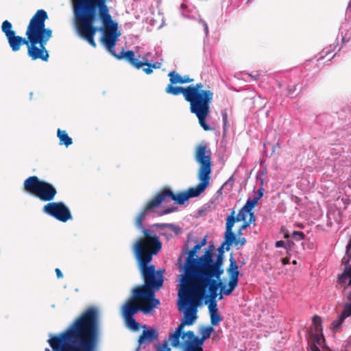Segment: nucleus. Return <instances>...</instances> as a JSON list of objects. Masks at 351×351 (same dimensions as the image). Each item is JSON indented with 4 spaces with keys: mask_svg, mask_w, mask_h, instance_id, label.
<instances>
[{
    "mask_svg": "<svg viewBox=\"0 0 351 351\" xmlns=\"http://www.w3.org/2000/svg\"><path fill=\"white\" fill-rule=\"evenodd\" d=\"M195 161L199 165L197 178L209 185L211 173V151L206 143L197 145L194 154Z\"/></svg>",
    "mask_w": 351,
    "mask_h": 351,
    "instance_id": "nucleus-13",
    "label": "nucleus"
},
{
    "mask_svg": "<svg viewBox=\"0 0 351 351\" xmlns=\"http://www.w3.org/2000/svg\"><path fill=\"white\" fill-rule=\"evenodd\" d=\"M43 211L62 222L72 218L69 208L62 202H49L43 206Z\"/></svg>",
    "mask_w": 351,
    "mask_h": 351,
    "instance_id": "nucleus-14",
    "label": "nucleus"
},
{
    "mask_svg": "<svg viewBox=\"0 0 351 351\" xmlns=\"http://www.w3.org/2000/svg\"><path fill=\"white\" fill-rule=\"evenodd\" d=\"M288 237H289V235H288L287 234H286L285 235V238H287Z\"/></svg>",
    "mask_w": 351,
    "mask_h": 351,
    "instance_id": "nucleus-57",
    "label": "nucleus"
},
{
    "mask_svg": "<svg viewBox=\"0 0 351 351\" xmlns=\"http://www.w3.org/2000/svg\"><path fill=\"white\" fill-rule=\"evenodd\" d=\"M251 215H254L253 212H249L242 207L239 211L238 214L235 216V211L232 210L231 214L227 217L226 229H227L228 237L230 239L234 238L232 228L235 222L239 221H247V217H251Z\"/></svg>",
    "mask_w": 351,
    "mask_h": 351,
    "instance_id": "nucleus-17",
    "label": "nucleus"
},
{
    "mask_svg": "<svg viewBox=\"0 0 351 351\" xmlns=\"http://www.w3.org/2000/svg\"><path fill=\"white\" fill-rule=\"evenodd\" d=\"M193 82V78H190L189 76L186 75V76L182 77V84H186V83H190V82Z\"/></svg>",
    "mask_w": 351,
    "mask_h": 351,
    "instance_id": "nucleus-44",
    "label": "nucleus"
},
{
    "mask_svg": "<svg viewBox=\"0 0 351 351\" xmlns=\"http://www.w3.org/2000/svg\"><path fill=\"white\" fill-rule=\"evenodd\" d=\"M208 184L199 181V183L195 187H191L186 191H181L178 193H174L169 189L165 187L159 191L154 198L160 206L162 203H167L169 200H173L175 203L182 205L190 198L198 197L202 194Z\"/></svg>",
    "mask_w": 351,
    "mask_h": 351,
    "instance_id": "nucleus-11",
    "label": "nucleus"
},
{
    "mask_svg": "<svg viewBox=\"0 0 351 351\" xmlns=\"http://www.w3.org/2000/svg\"><path fill=\"white\" fill-rule=\"evenodd\" d=\"M161 226H167V227H169L171 230H175L176 229V226H174L173 224H162L160 225Z\"/></svg>",
    "mask_w": 351,
    "mask_h": 351,
    "instance_id": "nucleus-50",
    "label": "nucleus"
},
{
    "mask_svg": "<svg viewBox=\"0 0 351 351\" xmlns=\"http://www.w3.org/2000/svg\"><path fill=\"white\" fill-rule=\"evenodd\" d=\"M223 295H224V294H223V293H222V292L220 291V293H219V294H218V296H217V297H218V299H219V300H222V299H223Z\"/></svg>",
    "mask_w": 351,
    "mask_h": 351,
    "instance_id": "nucleus-55",
    "label": "nucleus"
},
{
    "mask_svg": "<svg viewBox=\"0 0 351 351\" xmlns=\"http://www.w3.org/2000/svg\"><path fill=\"white\" fill-rule=\"evenodd\" d=\"M275 246L276 247H285V243L283 241H278L275 243Z\"/></svg>",
    "mask_w": 351,
    "mask_h": 351,
    "instance_id": "nucleus-45",
    "label": "nucleus"
},
{
    "mask_svg": "<svg viewBox=\"0 0 351 351\" xmlns=\"http://www.w3.org/2000/svg\"><path fill=\"white\" fill-rule=\"evenodd\" d=\"M308 347L310 351H320L317 345L311 341L308 342Z\"/></svg>",
    "mask_w": 351,
    "mask_h": 351,
    "instance_id": "nucleus-42",
    "label": "nucleus"
},
{
    "mask_svg": "<svg viewBox=\"0 0 351 351\" xmlns=\"http://www.w3.org/2000/svg\"><path fill=\"white\" fill-rule=\"evenodd\" d=\"M158 207H159V206L154 197L152 199H151L149 202H147V204L143 208L142 210L137 215L135 219L136 226L142 231L143 229H144L143 226V221L145 216L148 213L153 212L154 210Z\"/></svg>",
    "mask_w": 351,
    "mask_h": 351,
    "instance_id": "nucleus-18",
    "label": "nucleus"
},
{
    "mask_svg": "<svg viewBox=\"0 0 351 351\" xmlns=\"http://www.w3.org/2000/svg\"><path fill=\"white\" fill-rule=\"evenodd\" d=\"M282 265H287L289 263V257H285L281 259Z\"/></svg>",
    "mask_w": 351,
    "mask_h": 351,
    "instance_id": "nucleus-49",
    "label": "nucleus"
},
{
    "mask_svg": "<svg viewBox=\"0 0 351 351\" xmlns=\"http://www.w3.org/2000/svg\"><path fill=\"white\" fill-rule=\"evenodd\" d=\"M176 210V208H173V207L168 208L165 209L164 210L161 211L160 215H164L171 213L175 211Z\"/></svg>",
    "mask_w": 351,
    "mask_h": 351,
    "instance_id": "nucleus-43",
    "label": "nucleus"
},
{
    "mask_svg": "<svg viewBox=\"0 0 351 351\" xmlns=\"http://www.w3.org/2000/svg\"><path fill=\"white\" fill-rule=\"evenodd\" d=\"M141 64H142L141 68H143V71L146 74L149 75V74L152 73L153 70L151 67V63L141 61Z\"/></svg>",
    "mask_w": 351,
    "mask_h": 351,
    "instance_id": "nucleus-36",
    "label": "nucleus"
},
{
    "mask_svg": "<svg viewBox=\"0 0 351 351\" xmlns=\"http://www.w3.org/2000/svg\"><path fill=\"white\" fill-rule=\"evenodd\" d=\"M99 311L88 307L68 329L47 342L53 351H95L98 343ZM45 351H50L45 348Z\"/></svg>",
    "mask_w": 351,
    "mask_h": 351,
    "instance_id": "nucleus-1",
    "label": "nucleus"
},
{
    "mask_svg": "<svg viewBox=\"0 0 351 351\" xmlns=\"http://www.w3.org/2000/svg\"><path fill=\"white\" fill-rule=\"evenodd\" d=\"M97 18L99 19L103 25V28L98 29L97 31H102L103 36L101 42L108 51L117 59H125L134 67L139 69L142 67L141 61L135 58V53L132 50L125 51L123 50L119 54L114 51L117 40L121 34L118 31V24L114 21L110 14V10H106L104 14L101 12L97 13Z\"/></svg>",
    "mask_w": 351,
    "mask_h": 351,
    "instance_id": "nucleus-5",
    "label": "nucleus"
},
{
    "mask_svg": "<svg viewBox=\"0 0 351 351\" xmlns=\"http://www.w3.org/2000/svg\"><path fill=\"white\" fill-rule=\"evenodd\" d=\"M203 84L197 83L186 87L173 86L169 84L165 88V92L173 95L182 94L184 99L190 103V110L198 119L201 127L206 131L211 128L206 123V120L210 113V104L213 100V93L210 90H203Z\"/></svg>",
    "mask_w": 351,
    "mask_h": 351,
    "instance_id": "nucleus-4",
    "label": "nucleus"
},
{
    "mask_svg": "<svg viewBox=\"0 0 351 351\" xmlns=\"http://www.w3.org/2000/svg\"><path fill=\"white\" fill-rule=\"evenodd\" d=\"M226 245V244L225 243V242L223 243V244L221 247H219L218 248V252H219V254H221V256H223V253H224V251H223V245Z\"/></svg>",
    "mask_w": 351,
    "mask_h": 351,
    "instance_id": "nucleus-48",
    "label": "nucleus"
},
{
    "mask_svg": "<svg viewBox=\"0 0 351 351\" xmlns=\"http://www.w3.org/2000/svg\"><path fill=\"white\" fill-rule=\"evenodd\" d=\"M222 116H223V121L224 124H226V123L228 121V117H227L226 112L223 113Z\"/></svg>",
    "mask_w": 351,
    "mask_h": 351,
    "instance_id": "nucleus-51",
    "label": "nucleus"
},
{
    "mask_svg": "<svg viewBox=\"0 0 351 351\" xmlns=\"http://www.w3.org/2000/svg\"><path fill=\"white\" fill-rule=\"evenodd\" d=\"M259 197L249 198L243 207L247 211L252 212V209L256 206Z\"/></svg>",
    "mask_w": 351,
    "mask_h": 351,
    "instance_id": "nucleus-31",
    "label": "nucleus"
},
{
    "mask_svg": "<svg viewBox=\"0 0 351 351\" xmlns=\"http://www.w3.org/2000/svg\"><path fill=\"white\" fill-rule=\"evenodd\" d=\"M156 351H171V348L168 347V341H165L161 345L156 346Z\"/></svg>",
    "mask_w": 351,
    "mask_h": 351,
    "instance_id": "nucleus-38",
    "label": "nucleus"
},
{
    "mask_svg": "<svg viewBox=\"0 0 351 351\" xmlns=\"http://www.w3.org/2000/svg\"><path fill=\"white\" fill-rule=\"evenodd\" d=\"M158 339V333L154 328L143 330L142 334L139 336L138 342L140 345L149 343Z\"/></svg>",
    "mask_w": 351,
    "mask_h": 351,
    "instance_id": "nucleus-23",
    "label": "nucleus"
},
{
    "mask_svg": "<svg viewBox=\"0 0 351 351\" xmlns=\"http://www.w3.org/2000/svg\"><path fill=\"white\" fill-rule=\"evenodd\" d=\"M294 245V243L292 241H289L287 245L285 246V248L287 249V255H290L289 251L291 250L293 246Z\"/></svg>",
    "mask_w": 351,
    "mask_h": 351,
    "instance_id": "nucleus-41",
    "label": "nucleus"
},
{
    "mask_svg": "<svg viewBox=\"0 0 351 351\" xmlns=\"http://www.w3.org/2000/svg\"><path fill=\"white\" fill-rule=\"evenodd\" d=\"M142 233L143 237L137 239L132 250L138 263H149L162 249V243L152 230L143 229Z\"/></svg>",
    "mask_w": 351,
    "mask_h": 351,
    "instance_id": "nucleus-8",
    "label": "nucleus"
},
{
    "mask_svg": "<svg viewBox=\"0 0 351 351\" xmlns=\"http://www.w3.org/2000/svg\"><path fill=\"white\" fill-rule=\"evenodd\" d=\"M180 286L187 290L192 295L200 302L206 297L207 292L217 293L218 289L223 293L227 290L228 286L220 281V278H215V276L207 274H194L186 279H181Z\"/></svg>",
    "mask_w": 351,
    "mask_h": 351,
    "instance_id": "nucleus-6",
    "label": "nucleus"
},
{
    "mask_svg": "<svg viewBox=\"0 0 351 351\" xmlns=\"http://www.w3.org/2000/svg\"><path fill=\"white\" fill-rule=\"evenodd\" d=\"M55 271H56V276H57L58 278H63V274H62L61 270L59 268H56L55 269Z\"/></svg>",
    "mask_w": 351,
    "mask_h": 351,
    "instance_id": "nucleus-46",
    "label": "nucleus"
},
{
    "mask_svg": "<svg viewBox=\"0 0 351 351\" xmlns=\"http://www.w3.org/2000/svg\"><path fill=\"white\" fill-rule=\"evenodd\" d=\"M182 339V344H188L197 347H202L205 340L201 337L195 336V333L192 330H189L185 333H182L180 336Z\"/></svg>",
    "mask_w": 351,
    "mask_h": 351,
    "instance_id": "nucleus-22",
    "label": "nucleus"
},
{
    "mask_svg": "<svg viewBox=\"0 0 351 351\" xmlns=\"http://www.w3.org/2000/svg\"><path fill=\"white\" fill-rule=\"evenodd\" d=\"M179 297V310L184 312V317L181 323L178 325L173 334L169 337L171 346L173 348H178L181 345L180 338L182 333H185L183 329L185 326L192 325L197 319V307L200 302L192 295L187 290L180 286L178 291Z\"/></svg>",
    "mask_w": 351,
    "mask_h": 351,
    "instance_id": "nucleus-7",
    "label": "nucleus"
},
{
    "mask_svg": "<svg viewBox=\"0 0 351 351\" xmlns=\"http://www.w3.org/2000/svg\"><path fill=\"white\" fill-rule=\"evenodd\" d=\"M148 264L138 263V268L144 280V285L138 286L134 289L150 300H157L154 297L155 291L160 289L162 287L165 269L156 271L154 265H148Z\"/></svg>",
    "mask_w": 351,
    "mask_h": 351,
    "instance_id": "nucleus-9",
    "label": "nucleus"
},
{
    "mask_svg": "<svg viewBox=\"0 0 351 351\" xmlns=\"http://www.w3.org/2000/svg\"><path fill=\"white\" fill-rule=\"evenodd\" d=\"M206 238L205 237L200 243H197L200 247L206 245Z\"/></svg>",
    "mask_w": 351,
    "mask_h": 351,
    "instance_id": "nucleus-53",
    "label": "nucleus"
},
{
    "mask_svg": "<svg viewBox=\"0 0 351 351\" xmlns=\"http://www.w3.org/2000/svg\"><path fill=\"white\" fill-rule=\"evenodd\" d=\"M254 221H255V216H254V215H251V217H249V219L247 220V221H243V223L239 228V229L237 232V234L238 235L241 234L242 231L244 230L245 229H246Z\"/></svg>",
    "mask_w": 351,
    "mask_h": 351,
    "instance_id": "nucleus-33",
    "label": "nucleus"
},
{
    "mask_svg": "<svg viewBox=\"0 0 351 351\" xmlns=\"http://www.w3.org/2000/svg\"><path fill=\"white\" fill-rule=\"evenodd\" d=\"M218 296L217 293H209V295L206 294V297L204 298H209V305L208 306H210L212 304H214V306H217L216 298Z\"/></svg>",
    "mask_w": 351,
    "mask_h": 351,
    "instance_id": "nucleus-35",
    "label": "nucleus"
},
{
    "mask_svg": "<svg viewBox=\"0 0 351 351\" xmlns=\"http://www.w3.org/2000/svg\"><path fill=\"white\" fill-rule=\"evenodd\" d=\"M159 304V300H150L134 289L132 296L122 306V315L123 317H134L139 311L144 314H149Z\"/></svg>",
    "mask_w": 351,
    "mask_h": 351,
    "instance_id": "nucleus-10",
    "label": "nucleus"
},
{
    "mask_svg": "<svg viewBox=\"0 0 351 351\" xmlns=\"http://www.w3.org/2000/svg\"><path fill=\"white\" fill-rule=\"evenodd\" d=\"M229 261L230 265L227 269V273L229 276L228 289L226 291L223 289V292L225 293V295H230L237 287L239 282V276L240 275L239 267L234 258L230 256Z\"/></svg>",
    "mask_w": 351,
    "mask_h": 351,
    "instance_id": "nucleus-16",
    "label": "nucleus"
},
{
    "mask_svg": "<svg viewBox=\"0 0 351 351\" xmlns=\"http://www.w3.org/2000/svg\"><path fill=\"white\" fill-rule=\"evenodd\" d=\"M213 331L214 328L212 326H202L199 330L201 337L206 341L210 337Z\"/></svg>",
    "mask_w": 351,
    "mask_h": 351,
    "instance_id": "nucleus-30",
    "label": "nucleus"
},
{
    "mask_svg": "<svg viewBox=\"0 0 351 351\" xmlns=\"http://www.w3.org/2000/svg\"><path fill=\"white\" fill-rule=\"evenodd\" d=\"M198 244H196L188 253L187 258L183 266V274L181 279H186L194 274L197 269L199 258H195L197 252L200 250Z\"/></svg>",
    "mask_w": 351,
    "mask_h": 351,
    "instance_id": "nucleus-15",
    "label": "nucleus"
},
{
    "mask_svg": "<svg viewBox=\"0 0 351 351\" xmlns=\"http://www.w3.org/2000/svg\"><path fill=\"white\" fill-rule=\"evenodd\" d=\"M292 237L297 241H300L304 239V234L301 231H293L292 233Z\"/></svg>",
    "mask_w": 351,
    "mask_h": 351,
    "instance_id": "nucleus-39",
    "label": "nucleus"
},
{
    "mask_svg": "<svg viewBox=\"0 0 351 351\" xmlns=\"http://www.w3.org/2000/svg\"><path fill=\"white\" fill-rule=\"evenodd\" d=\"M213 245H210L204 254L199 257V261L195 274H203L213 258Z\"/></svg>",
    "mask_w": 351,
    "mask_h": 351,
    "instance_id": "nucleus-19",
    "label": "nucleus"
},
{
    "mask_svg": "<svg viewBox=\"0 0 351 351\" xmlns=\"http://www.w3.org/2000/svg\"><path fill=\"white\" fill-rule=\"evenodd\" d=\"M351 246L347 247L348 257H343L342 259V263L345 265L343 272L341 275H339L337 278V283L343 287L346 285L348 282V278L351 276V264L349 263L351 261V256H350L348 254V249Z\"/></svg>",
    "mask_w": 351,
    "mask_h": 351,
    "instance_id": "nucleus-21",
    "label": "nucleus"
},
{
    "mask_svg": "<svg viewBox=\"0 0 351 351\" xmlns=\"http://www.w3.org/2000/svg\"><path fill=\"white\" fill-rule=\"evenodd\" d=\"M347 302L344 304L343 308L351 313V291L348 293Z\"/></svg>",
    "mask_w": 351,
    "mask_h": 351,
    "instance_id": "nucleus-40",
    "label": "nucleus"
},
{
    "mask_svg": "<svg viewBox=\"0 0 351 351\" xmlns=\"http://www.w3.org/2000/svg\"><path fill=\"white\" fill-rule=\"evenodd\" d=\"M350 316H351V313L343 308L338 318L332 322L330 326L332 331L335 333L340 332L345 319Z\"/></svg>",
    "mask_w": 351,
    "mask_h": 351,
    "instance_id": "nucleus-24",
    "label": "nucleus"
},
{
    "mask_svg": "<svg viewBox=\"0 0 351 351\" xmlns=\"http://www.w3.org/2000/svg\"><path fill=\"white\" fill-rule=\"evenodd\" d=\"M263 189H260L258 190V196L257 197H259V199L262 197L263 193Z\"/></svg>",
    "mask_w": 351,
    "mask_h": 351,
    "instance_id": "nucleus-54",
    "label": "nucleus"
},
{
    "mask_svg": "<svg viewBox=\"0 0 351 351\" xmlns=\"http://www.w3.org/2000/svg\"><path fill=\"white\" fill-rule=\"evenodd\" d=\"M234 238L232 239H230L229 237H228L227 229H226L225 232V243L226 244V250L228 251L230 250V246L232 245H234L235 246H242L246 243V239L244 237L237 239L235 234L233 232Z\"/></svg>",
    "mask_w": 351,
    "mask_h": 351,
    "instance_id": "nucleus-26",
    "label": "nucleus"
},
{
    "mask_svg": "<svg viewBox=\"0 0 351 351\" xmlns=\"http://www.w3.org/2000/svg\"><path fill=\"white\" fill-rule=\"evenodd\" d=\"M57 136L60 140L61 145H64L66 147L69 146L72 144V138L69 136L68 134L65 130L58 129L57 131Z\"/></svg>",
    "mask_w": 351,
    "mask_h": 351,
    "instance_id": "nucleus-27",
    "label": "nucleus"
},
{
    "mask_svg": "<svg viewBox=\"0 0 351 351\" xmlns=\"http://www.w3.org/2000/svg\"><path fill=\"white\" fill-rule=\"evenodd\" d=\"M208 311L212 326H217L223 319L222 316L220 315L218 313L217 306H214V304H212L210 306H208Z\"/></svg>",
    "mask_w": 351,
    "mask_h": 351,
    "instance_id": "nucleus-25",
    "label": "nucleus"
},
{
    "mask_svg": "<svg viewBox=\"0 0 351 351\" xmlns=\"http://www.w3.org/2000/svg\"><path fill=\"white\" fill-rule=\"evenodd\" d=\"M313 323L315 328V332H321L322 330L321 317L317 315H314L313 318Z\"/></svg>",
    "mask_w": 351,
    "mask_h": 351,
    "instance_id": "nucleus-34",
    "label": "nucleus"
},
{
    "mask_svg": "<svg viewBox=\"0 0 351 351\" xmlns=\"http://www.w3.org/2000/svg\"><path fill=\"white\" fill-rule=\"evenodd\" d=\"M348 278V282L343 287V293H344L348 289V287L351 286V276Z\"/></svg>",
    "mask_w": 351,
    "mask_h": 351,
    "instance_id": "nucleus-47",
    "label": "nucleus"
},
{
    "mask_svg": "<svg viewBox=\"0 0 351 351\" xmlns=\"http://www.w3.org/2000/svg\"><path fill=\"white\" fill-rule=\"evenodd\" d=\"M109 0H71L73 20L75 29L80 37L86 40L92 47H96L94 37L98 30L95 26L97 13L109 8Z\"/></svg>",
    "mask_w": 351,
    "mask_h": 351,
    "instance_id": "nucleus-3",
    "label": "nucleus"
},
{
    "mask_svg": "<svg viewBox=\"0 0 351 351\" xmlns=\"http://www.w3.org/2000/svg\"><path fill=\"white\" fill-rule=\"evenodd\" d=\"M184 346L183 351H203V347H197L188 344H182Z\"/></svg>",
    "mask_w": 351,
    "mask_h": 351,
    "instance_id": "nucleus-37",
    "label": "nucleus"
},
{
    "mask_svg": "<svg viewBox=\"0 0 351 351\" xmlns=\"http://www.w3.org/2000/svg\"><path fill=\"white\" fill-rule=\"evenodd\" d=\"M48 15L45 10L36 11L27 27L25 36L16 35L12 30V23L5 20L2 23L1 31L5 34L8 43L14 52L19 51L23 45H26L28 56L32 60L40 59L47 61L49 53L45 45L52 37V30L45 27V21Z\"/></svg>",
    "mask_w": 351,
    "mask_h": 351,
    "instance_id": "nucleus-2",
    "label": "nucleus"
},
{
    "mask_svg": "<svg viewBox=\"0 0 351 351\" xmlns=\"http://www.w3.org/2000/svg\"><path fill=\"white\" fill-rule=\"evenodd\" d=\"M151 67L152 69H158L160 67V65L158 62H155L153 64L151 63Z\"/></svg>",
    "mask_w": 351,
    "mask_h": 351,
    "instance_id": "nucleus-52",
    "label": "nucleus"
},
{
    "mask_svg": "<svg viewBox=\"0 0 351 351\" xmlns=\"http://www.w3.org/2000/svg\"><path fill=\"white\" fill-rule=\"evenodd\" d=\"M316 345L321 346L324 341V338L322 334L320 332H315V334L311 335V340L309 341Z\"/></svg>",
    "mask_w": 351,
    "mask_h": 351,
    "instance_id": "nucleus-32",
    "label": "nucleus"
},
{
    "mask_svg": "<svg viewBox=\"0 0 351 351\" xmlns=\"http://www.w3.org/2000/svg\"><path fill=\"white\" fill-rule=\"evenodd\" d=\"M292 264L293 265H296L297 264V261L295 260L293 261H292Z\"/></svg>",
    "mask_w": 351,
    "mask_h": 351,
    "instance_id": "nucleus-56",
    "label": "nucleus"
},
{
    "mask_svg": "<svg viewBox=\"0 0 351 351\" xmlns=\"http://www.w3.org/2000/svg\"><path fill=\"white\" fill-rule=\"evenodd\" d=\"M126 322L127 326L134 331H136L140 328V324L135 320L134 317H123Z\"/></svg>",
    "mask_w": 351,
    "mask_h": 351,
    "instance_id": "nucleus-28",
    "label": "nucleus"
},
{
    "mask_svg": "<svg viewBox=\"0 0 351 351\" xmlns=\"http://www.w3.org/2000/svg\"><path fill=\"white\" fill-rule=\"evenodd\" d=\"M168 76L169 77V82L171 84H182V76H181L179 73L176 72L175 71H171L169 73Z\"/></svg>",
    "mask_w": 351,
    "mask_h": 351,
    "instance_id": "nucleus-29",
    "label": "nucleus"
},
{
    "mask_svg": "<svg viewBox=\"0 0 351 351\" xmlns=\"http://www.w3.org/2000/svg\"><path fill=\"white\" fill-rule=\"evenodd\" d=\"M223 256L221 254H218L216 261L212 260L211 263L208 265L204 274H210L215 276V278H220L221 276L223 274L222 268Z\"/></svg>",
    "mask_w": 351,
    "mask_h": 351,
    "instance_id": "nucleus-20",
    "label": "nucleus"
},
{
    "mask_svg": "<svg viewBox=\"0 0 351 351\" xmlns=\"http://www.w3.org/2000/svg\"><path fill=\"white\" fill-rule=\"evenodd\" d=\"M23 188L27 193L38 197L42 202L53 200L58 193L52 184L42 180L36 176L25 179Z\"/></svg>",
    "mask_w": 351,
    "mask_h": 351,
    "instance_id": "nucleus-12",
    "label": "nucleus"
}]
</instances>
